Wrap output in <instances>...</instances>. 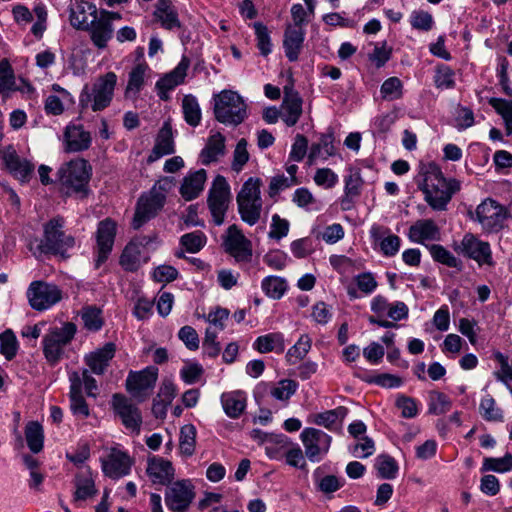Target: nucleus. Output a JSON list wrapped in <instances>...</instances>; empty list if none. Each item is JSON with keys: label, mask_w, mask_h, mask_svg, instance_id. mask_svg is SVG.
Returning a JSON list of instances; mask_svg holds the SVG:
<instances>
[{"label": "nucleus", "mask_w": 512, "mask_h": 512, "mask_svg": "<svg viewBox=\"0 0 512 512\" xmlns=\"http://www.w3.org/2000/svg\"><path fill=\"white\" fill-rule=\"evenodd\" d=\"M363 180L358 170H350L349 175L345 178V194L347 197H357L361 192Z\"/></svg>", "instance_id": "69168bd1"}, {"label": "nucleus", "mask_w": 512, "mask_h": 512, "mask_svg": "<svg viewBox=\"0 0 512 512\" xmlns=\"http://www.w3.org/2000/svg\"><path fill=\"white\" fill-rule=\"evenodd\" d=\"M91 40L95 46L103 49L112 38L113 26L109 18L100 17L90 24Z\"/></svg>", "instance_id": "f704fd0d"}, {"label": "nucleus", "mask_w": 512, "mask_h": 512, "mask_svg": "<svg viewBox=\"0 0 512 512\" xmlns=\"http://www.w3.org/2000/svg\"><path fill=\"white\" fill-rule=\"evenodd\" d=\"M221 404L226 415L236 419L246 408V395L242 391L225 392L221 395Z\"/></svg>", "instance_id": "473e14b6"}, {"label": "nucleus", "mask_w": 512, "mask_h": 512, "mask_svg": "<svg viewBox=\"0 0 512 512\" xmlns=\"http://www.w3.org/2000/svg\"><path fill=\"white\" fill-rule=\"evenodd\" d=\"M512 469V455L507 453L501 458H485L483 470L503 473Z\"/></svg>", "instance_id": "e2e57ef3"}, {"label": "nucleus", "mask_w": 512, "mask_h": 512, "mask_svg": "<svg viewBox=\"0 0 512 512\" xmlns=\"http://www.w3.org/2000/svg\"><path fill=\"white\" fill-rule=\"evenodd\" d=\"M214 115L217 121L237 126L247 117L242 97L231 90H223L214 96Z\"/></svg>", "instance_id": "39448f33"}, {"label": "nucleus", "mask_w": 512, "mask_h": 512, "mask_svg": "<svg viewBox=\"0 0 512 512\" xmlns=\"http://www.w3.org/2000/svg\"><path fill=\"white\" fill-rule=\"evenodd\" d=\"M261 288L268 297L280 299L284 295L287 285L281 277L268 276L262 280Z\"/></svg>", "instance_id": "49530a36"}, {"label": "nucleus", "mask_w": 512, "mask_h": 512, "mask_svg": "<svg viewBox=\"0 0 512 512\" xmlns=\"http://www.w3.org/2000/svg\"><path fill=\"white\" fill-rule=\"evenodd\" d=\"M157 378L158 369L154 366L138 372H130L126 379V389L133 397L143 401L154 388Z\"/></svg>", "instance_id": "ddd939ff"}, {"label": "nucleus", "mask_w": 512, "mask_h": 512, "mask_svg": "<svg viewBox=\"0 0 512 512\" xmlns=\"http://www.w3.org/2000/svg\"><path fill=\"white\" fill-rule=\"evenodd\" d=\"M64 138L66 150L69 152H80L87 150L91 145L90 132L82 125H68L65 129Z\"/></svg>", "instance_id": "393cba45"}, {"label": "nucleus", "mask_w": 512, "mask_h": 512, "mask_svg": "<svg viewBox=\"0 0 512 512\" xmlns=\"http://www.w3.org/2000/svg\"><path fill=\"white\" fill-rule=\"evenodd\" d=\"M207 238L201 231L186 233L181 236L180 243L189 253L199 252L206 244Z\"/></svg>", "instance_id": "3c124183"}, {"label": "nucleus", "mask_w": 512, "mask_h": 512, "mask_svg": "<svg viewBox=\"0 0 512 512\" xmlns=\"http://www.w3.org/2000/svg\"><path fill=\"white\" fill-rule=\"evenodd\" d=\"M261 185L259 178L250 177L243 183L236 197L240 217L250 226L255 225L261 218Z\"/></svg>", "instance_id": "20e7f679"}, {"label": "nucleus", "mask_w": 512, "mask_h": 512, "mask_svg": "<svg viewBox=\"0 0 512 512\" xmlns=\"http://www.w3.org/2000/svg\"><path fill=\"white\" fill-rule=\"evenodd\" d=\"M116 84L117 75L114 72L99 76L91 88L85 86L82 90L79 97L81 108L91 109L93 112L107 108L112 102Z\"/></svg>", "instance_id": "7ed1b4c3"}, {"label": "nucleus", "mask_w": 512, "mask_h": 512, "mask_svg": "<svg viewBox=\"0 0 512 512\" xmlns=\"http://www.w3.org/2000/svg\"><path fill=\"white\" fill-rule=\"evenodd\" d=\"M146 238L132 240L123 250L120 264L126 271H136L140 267L141 247L146 245Z\"/></svg>", "instance_id": "c756f323"}, {"label": "nucleus", "mask_w": 512, "mask_h": 512, "mask_svg": "<svg viewBox=\"0 0 512 512\" xmlns=\"http://www.w3.org/2000/svg\"><path fill=\"white\" fill-rule=\"evenodd\" d=\"M225 142L226 139L220 132H211L200 153L201 163L208 166L224 157L226 154Z\"/></svg>", "instance_id": "5701e85b"}, {"label": "nucleus", "mask_w": 512, "mask_h": 512, "mask_svg": "<svg viewBox=\"0 0 512 512\" xmlns=\"http://www.w3.org/2000/svg\"><path fill=\"white\" fill-rule=\"evenodd\" d=\"M456 251L475 260L479 265H492V252L488 242L481 241L471 233L464 235Z\"/></svg>", "instance_id": "a211bd4d"}, {"label": "nucleus", "mask_w": 512, "mask_h": 512, "mask_svg": "<svg viewBox=\"0 0 512 512\" xmlns=\"http://www.w3.org/2000/svg\"><path fill=\"white\" fill-rule=\"evenodd\" d=\"M154 14L165 29L172 30L180 27L178 14L169 0H158Z\"/></svg>", "instance_id": "e433bc0d"}, {"label": "nucleus", "mask_w": 512, "mask_h": 512, "mask_svg": "<svg viewBox=\"0 0 512 512\" xmlns=\"http://www.w3.org/2000/svg\"><path fill=\"white\" fill-rule=\"evenodd\" d=\"M0 160L3 167L22 183L28 182L34 172V164L21 157L12 145L0 150Z\"/></svg>", "instance_id": "f8f14e48"}, {"label": "nucleus", "mask_w": 512, "mask_h": 512, "mask_svg": "<svg viewBox=\"0 0 512 512\" xmlns=\"http://www.w3.org/2000/svg\"><path fill=\"white\" fill-rule=\"evenodd\" d=\"M479 411L482 417L487 421H498L502 419L501 410L496 407L495 400L490 395H486L481 399Z\"/></svg>", "instance_id": "bf43d9fd"}, {"label": "nucleus", "mask_w": 512, "mask_h": 512, "mask_svg": "<svg viewBox=\"0 0 512 512\" xmlns=\"http://www.w3.org/2000/svg\"><path fill=\"white\" fill-rule=\"evenodd\" d=\"M429 251L435 261L451 268L458 266V259L442 245L433 244L429 247Z\"/></svg>", "instance_id": "13d9d810"}, {"label": "nucleus", "mask_w": 512, "mask_h": 512, "mask_svg": "<svg viewBox=\"0 0 512 512\" xmlns=\"http://www.w3.org/2000/svg\"><path fill=\"white\" fill-rule=\"evenodd\" d=\"M149 66L142 62L136 64L128 75V83L125 89L126 98H135L145 85V80L149 72Z\"/></svg>", "instance_id": "72a5a7b5"}, {"label": "nucleus", "mask_w": 512, "mask_h": 512, "mask_svg": "<svg viewBox=\"0 0 512 512\" xmlns=\"http://www.w3.org/2000/svg\"><path fill=\"white\" fill-rule=\"evenodd\" d=\"M333 133H327L320 136L317 143H313L310 147L308 159L313 163L316 159L327 160L329 157L335 155Z\"/></svg>", "instance_id": "c9c22d12"}, {"label": "nucleus", "mask_w": 512, "mask_h": 512, "mask_svg": "<svg viewBox=\"0 0 512 512\" xmlns=\"http://www.w3.org/2000/svg\"><path fill=\"white\" fill-rule=\"evenodd\" d=\"M206 177L204 169L197 170L184 177L180 187L181 196L187 201L195 199L203 190Z\"/></svg>", "instance_id": "7c9ffc66"}, {"label": "nucleus", "mask_w": 512, "mask_h": 512, "mask_svg": "<svg viewBox=\"0 0 512 512\" xmlns=\"http://www.w3.org/2000/svg\"><path fill=\"white\" fill-rule=\"evenodd\" d=\"M96 6L85 0H75L70 6V23L77 29L86 30L97 19Z\"/></svg>", "instance_id": "4be33fe9"}, {"label": "nucleus", "mask_w": 512, "mask_h": 512, "mask_svg": "<svg viewBox=\"0 0 512 512\" xmlns=\"http://www.w3.org/2000/svg\"><path fill=\"white\" fill-rule=\"evenodd\" d=\"M195 498L194 486L189 480H180L167 487L165 503L173 512H185Z\"/></svg>", "instance_id": "4468645a"}, {"label": "nucleus", "mask_w": 512, "mask_h": 512, "mask_svg": "<svg viewBox=\"0 0 512 512\" xmlns=\"http://www.w3.org/2000/svg\"><path fill=\"white\" fill-rule=\"evenodd\" d=\"M224 250L237 263H249L252 260V242L234 224L228 227L223 242Z\"/></svg>", "instance_id": "9d476101"}, {"label": "nucleus", "mask_w": 512, "mask_h": 512, "mask_svg": "<svg viewBox=\"0 0 512 512\" xmlns=\"http://www.w3.org/2000/svg\"><path fill=\"white\" fill-rule=\"evenodd\" d=\"M76 490L73 496V503L82 506V503L96 494L95 484L91 477L78 476L75 480Z\"/></svg>", "instance_id": "ea45409f"}, {"label": "nucleus", "mask_w": 512, "mask_h": 512, "mask_svg": "<svg viewBox=\"0 0 512 512\" xmlns=\"http://www.w3.org/2000/svg\"><path fill=\"white\" fill-rule=\"evenodd\" d=\"M76 326L72 322H66L60 328L51 329L43 337V353L46 360L55 365L63 356L64 348L71 342L76 333Z\"/></svg>", "instance_id": "0eeeda50"}, {"label": "nucleus", "mask_w": 512, "mask_h": 512, "mask_svg": "<svg viewBox=\"0 0 512 512\" xmlns=\"http://www.w3.org/2000/svg\"><path fill=\"white\" fill-rule=\"evenodd\" d=\"M182 110L185 121L192 127H196L201 122V109L199 103L193 95H185L182 99Z\"/></svg>", "instance_id": "a19ab883"}, {"label": "nucleus", "mask_w": 512, "mask_h": 512, "mask_svg": "<svg viewBox=\"0 0 512 512\" xmlns=\"http://www.w3.org/2000/svg\"><path fill=\"white\" fill-rule=\"evenodd\" d=\"M84 326L91 331H98L102 328L103 320L101 317V310L95 306H88L83 308L81 314Z\"/></svg>", "instance_id": "6e6d98bb"}, {"label": "nucleus", "mask_w": 512, "mask_h": 512, "mask_svg": "<svg viewBox=\"0 0 512 512\" xmlns=\"http://www.w3.org/2000/svg\"><path fill=\"white\" fill-rule=\"evenodd\" d=\"M452 407V402L447 395L439 391H432L429 394L428 412L434 415H442Z\"/></svg>", "instance_id": "de8ad7c7"}, {"label": "nucleus", "mask_w": 512, "mask_h": 512, "mask_svg": "<svg viewBox=\"0 0 512 512\" xmlns=\"http://www.w3.org/2000/svg\"><path fill=\"white\" fill-rule=\"evenodd\" d=\"M305 32L302 27H292L288 25L284 32L283 47L285 55L289 61L293 62L298 59L299 53L303 46Z\"/></svg>", "instance_id": "bb28decb"}, {"label": "nucleus", "mask_w": 512, "mask_h": 512, "mask_svg": "<svg viewBox=\"0 0 512 512\" xmlns=\"http://www.w3.org/2000/svg\"><path fill=\"white\" fill-rule=\"evenodd\" d=\"M298 384L291 379L280 380L272 389L271 395L280 401H287L297 390Z\"/></svg>", "instance_id": "4d7b16f0"}, {"label": "nucleus", "mask_w": 512, "mask_h": 512, "mask_svg": "<svg viewBox=\"0 0 512 512\" xmlns=\"http://www.w3.org/2000/svg\"><path fill=\"white\" fill-rule=\"evenodd\" d=\"M31 307L35 310H46L62 299V291L54 284L42 281L32 282L27 290Z\"/></svg>", "instance_id": "9b49d317"}, {"label": "nucleus", "mask_w": 512, "mask_h": 512, "mask_svg": "<svg viewBox=\"0 0 512 512\" xmlns=\"http://www.w3.org/2000/svg\"><path fill=\"white\" fill-rule=\"evenodd\" d=\"M70 408L74 415L84 419L89 416V407L82 396L80 374L73 372L70 377Z\"/></svg>", "instance_id": "a878e982"}, {"label": "nucleus", "mask_w": 512, "mask_h": 512, "mask_svg": "<svg viewBox=\"0 0 512 512\" xmlns=\"http://www.w3.org/2000/svg\"><path fill=\"white\" fill-rule=\"evenodd\" d=\"M147 474L153 483L166 485L174 476V469L170 461L162 458H152L148 462Z\"/></svg>", "instance_id": "cd10ccee"}, {"label": "nucleus", "mask_w": 512, "mask_h": 512, "mask_svg": "<svg viewBox=\"0 0 512 512\" xmlns=\"http://www.w3.org/2000/svg\"><path fill=\"white\" fill-rule=\"evenodd\" d=\"M25 437L27 445L33 453H39L43 449L44 433L42 426L38 422L31 421L27 423Z\"/></svg>", "instance_id": "79ce46f5"}, {"label": "nucleus", "mask_w": 512, "mask_h": 512, "mask_svg": "<svg viewBox=\"0 0 512 512\" xmlns=\"http://www.w3.org/2000/svg\"><path fill=\"white\" fill-rule=\"evenodd\" d=\"M305 455L311 462H320L329 452L332 437L316 428H305L300 434Z\"/></svg>", "instance_id": "1a4fd4ad"}, {"label": "nucleus", "mask_w": 512, "mask_h": 512, "mask_svg": "<svg viewBox=\"0 0 512 512\" xmlns=\"http://www.w3.org/2000/svg\"><path fill=\"white\" fill-rule=\"evenodd\" d=\"M254 29L257 39V47L261 54L267 56L271 52V40L268 29L260 22L254 23Z\"/></svg>", "instance_id": "338daca9"}, {"label": "nucleus", "mask_w": 512, "mask_h": 512, "mask_svg": "<svg viewBox=\"0 0 512 512\" xmlns=\"http://www.w3.org/2000/svg\"><path fill=\"white\" fill-rule=\"evenodd\" d=\"M190 66V59L183 56L178 65L157 82V87L163 91H169L182 84Z\"/></svg>", "instance_id": "2f4dec72"}, {"label": "nucleus", "mask_w": 512, "mask_h": 512, "mask_svg": "<svg viewBox=\"0 0 512 512\" xmlns=\"http://www.w3.org/2000/svg\"><path fill=\"white\" fill-rule=\"evenodd\" d=\"M114 354L115 345L113 343H107L103 348L87 355L85 357V363L93 373L100 375L105 372Z\"/></svg>", "instance_id": "c85d7f7f"}, {"label": "nucleus", "mask_w": 512, "mask_h": 512, "mask_svg": "<svg viewBox=\"0 0 512 512\" xmlns=\"http://www.w3.org/2000/svg\"><path fill=\"white\" fill-rule=\"evenodd\" d=\"M231 198L230 186L224 176L217 175L209 191L208 206L214 223L221 225Z\"/></svg>", "instance_id": "6e6552de"}, {"label": "nucleus", "mask_w": 512, "mask_h": 512, "mask_svg": "<svg viewBox=\"0 0 512 512\" xmlns=\"http://www.w3.org/2000/svg\"><path fill=\"white\" fill-rule=\"evenodd\" d=\"M348 409L343 406H339L332 410H327L321 413L312 415V423L323 426L329 430H334L338 423L346 417Z\"/></svg>", "instance_id": "4c0bfd02"}, {"label": "nucleus", "mask_w": 512, "mask_h": 512, "mask_svg": "<svg viewBox=\"0 0 512 512\" xmlns=\"http://www.w3.org/2000/svg\"><path fill=\"white\" fill-rule=\"evenodd\" d=\"M253 347L260 353L271 351L283 352L285 349L283 335L281 333H270L259 336L255 340Z\"/></svg>", "instance_id": "58836bf2"}, {"label": "nucleus", "mask_w": 512, "mask_h": 512, "mask_svg": "<svg viewBox=\"0 0 512 512\" xmlns=\"http://www.w3.org/2000/svg\"><path fill=\"white\" fill-rule=\"evenodd\" d=\"M63 219L53 218L44 225V234L41 240L30 243L29 249L37 258L44 254H54L66 257V251L72 248L75 240L63 231Z\"/></svg>", "instance_id": "f03ea898"}, {"label": "nucleus", "mask_w": 512, "mask_h": 512, "mask_svg": "<svg viewBox=\"0 0 512 512\" xmlns=\"http://www.w3.org/2000/svg\"><path fill=\"white\" fill-rule=\"evenodd\" d=\"M489 104L503 117L507 135L512 134V101L491 98Z\"/></svg>", "instance_id": "603ef678"}, {"label": "nucleus", "mask_w": 512, "mask_h": 512, "mask_svg": "<svg viewBox=\"0 0 512 512\" xmlns=\"http://www.w3.org/2000/svg\"><path fill=\"white\" fill-rule=\"evenodd\" d=\"M14 86V71L8 60L3 59L0 61V93L9 92L14 89Z\"/></svg>", "instance_id": "052dcab7"}, {"label": "nucleus", "mask_w": 512, "mask_h": 512, "mask_svg": "<svg viewBox=\"0 0 512 512\" xmlns=\"http://www.w3.org/2000/svg\"><path fill=\"white\" fill-rule=\"evenodd\" d=\"M196 445V428L192 424L184 425L180 430L179 449L185 456L193 455Z\"/></svg>", "instance_id": "c03bdc74"}, {"label": "nucleus", "mask_w": 512, "mask_h": 512, "mask_svg": "<svg viewBox=\"0 0 512 512\" xmlns=\"http://www.w3.org/2000/svg\"><path fill=\"white\" fill-rule=\"evenodd\" d=\"M403 85L398 77H390L381 85V95L385 100H397L402 97Z\"/></svg>", "instance_id": "5fc2aeb1"}, {"label": "nucleus", "mask_w": 512, "mask_h": 512, "mask_svg": "<svg viewBox=\"0 0 512 512\" xmlns=\"http://www.w3.org/2000/svg\"><path fill=\"white\" fill-rule=\"evenodd\" d=\"M311 345V337L308 334L301 335L298 341L288 350L286 354L287 361L295 364L297 361L302 360L311 349Z\"/></svg>", "instance_id": "a18cd8bd"}, {"label": "nucleus", "mask_w": 512, "mask_h": 512, "mask_svg": "<svg viewBox=\"0 0 512 512\" xmlns=\"http://www.w3.org/2000/svg\"><path fill=\"white\" fill-rule=\"evenodd\" d=\"M90 176L91 166L84 159L71 160L58 170L59 181L67 189V194L75 192L86 195Z\"/></svg>", "instance_id": "423d86ee"}, {"label": "nucleus", "mask_w": 512, "mask_h": 512, "mask_svg": "<svg viewBox=\"0 0 512 512\" xmlns=\"http://www.w3.org/2000/svg\"><path fill=\"white\" fill-rule=\"evenodd\" d=\"M408 236L412 242L421 244L426 241H438L440 229L432 219L418 220L410 226Z\"/></svg>", "instance_id": "b1692460"}, {"label": "nucleus", "mask_w": 512, "mask_h": 512, "mask_svg": "<svg viewBox=\"0 0 512 512\" xmlns=\"http://www.w3.org/2000/svg\"><path fill=\"white\" fill-rule=\"evenodd\" d=\"M249 153L247 150V141L242 138L236 144L235 150L233 152V161H232V170L235 172H240L245 164L249 161Z\"/></svg>", "instance_id": "680f3d73"}, {"label": "nucleus", "mask_w": 512, "mask_h": 512, "mask_svg": "<svg viewBox=\"0 0 512 512\" xmlns=\"http://www.w3.org/2000/svg\"><path fill=\"white\" fill-rule=\"evenodd\" d=\"M132 459L127 452L112 448L107 458L102 460V469L106 476L118 479L130 473Z\"/></svg>", "instance_id": "6ab92c4d"}, {"label": "nucleus", "mask_w": 512, "mask_h": 512, "mask_svg": "<svg viewBox=\"0 0 512 512\" xmlns=\"http://www.w3.org/2000/svg\"><path fill=\"white\" fill-rule=\"evenodd\" d=\"M303 100L292 87H284V98L281 104V119L289 126H294L303 113Z\"/></svg>", "instance_id": "412c9836"}, {"label": "nucleus", "mask_w": 512, "mask_h": 512, "mask_svg": "<svg viewBox=\"0 0 512 512\" xmlns=\"http://www.w3.org/2000/svg\"><path fill=\"white\" fill-rule=\"evenodd\" d=\"M424 200L435 211H445L453 195L460 190V182L454 178H445L435 163L422 165L417 180Z\"/></svg>", "instance_id": "f257e3e1"}, {"label": "nucleus", "mask_w": 512, "mask_h": 512, "mask_svg": "<svg viewBox=\"0 0 512 512\" xmlns=\"http://www.w3.org/2000/svg\"><path fill=\"white\" fill-rule=\"evenodd\" d=\"M476 218L487 231H498L503 227L506 211L503 206L488 198L476 208Z\"/></svg>", "instance_id": "f3484780"}, {"label": "nucleus", "mask_w": 512, "mask_h": 512, "mask_svg": "<svg viewBox=\"0 0 512 512\" xmlns=\"http://www.w3.org/2000/svg\"><path fill=\"white\" fill-rule=\"evenodd\" d=\"M357 288L365 295L372 294L378 287L374 275L371 272H363L354 277Z\"/></svg>", "instance_id": "774afa93"}, {"label": "nucleus", "mask_w": 512, "mask_h": 512, "mask_svg": "<svg viewBox=\"0 0 512 512\" xmlns=\"http://www.w3.org/2000/svg\"><path fill=\"white\" fill-rule=\"evenodd\" d=\"M17 351V338L12 330L7 329L0 334V353L10 361L16 356Z\"/></svg>", "instance_id": "8fccbe9b"}, {"label": "nucleus", "mask_w": 512, "mask_h": 512, "mask_svg": "<svg viewBox=\"0 0 512 512\" xmlns=\"http://www.w3.org/2000/svg\"><path fill=\"white\" fill-rule=\"evenodd\" d=\"M154 146L164 155H169L174 152L172 129L169 124H164L160 129Z\"/></svg>", "instance_id": "864d4df0"}, {"label": "nucleus", "mask_w": 512, "mask_h": 512, "mask_svg": "<svg viewBox=\"0 0 512 512\" xmlns=\"http://www.w3.org/2000/svg\"><path fill=\"white\" fill-rule=\"evenodd\" d=\"M290 445V440L287 436L281 435H270L269 442L265 447L266 455L270 459L279 460L285 457V451Z\"/></svg>", "instance_id": "37998d69"}, {"label": "nucleus", "mask_w": 512, "mask_h": 512, "mask_svg": "<svg viewBox=\"0 0 512 512\" xmlns=\"http://www.w3.org/2000/svg\"><path fill=\"white\" fill-rule=\"evenodd\" d=\"M164 204L165 197L162 194H157L156 189H150L148 193L143 194L137 202L132 221L133 228L139 229L144 223L154 218Z\"/></svg>", "instance_id": "2eb2a0df"}, {"label": "nucleus", "mask_w": 512, "mask_h": 512, "mask_svg": "<svg viewBox=\"0 0 512 512\" xmlns=\"http://www.w3.org/2000/svg\"><path fill=\"white\" fill-rule=\"evenodd\" d=\"M395 405L401 410L403 418H414L418 415V405L414 398L405 395H399Z\"/></svg>", "instance_id": "0e129e2a"}, {"label": "nucleus", "mask_w": 512, "mask_h": 512, "mask_svg": "<svg viewBox=\"0 0 512 512\" xmlns=\"http://www.w3.org/2000/svg\"><path fill=\"white\" fill-rule=\"evenodd\" d=\"M112 405L125 428L133 433L139 434L142 425V416L138 407L122 394L113 395Z\"/></svg>", "instance_id": "dca6fc26"}, {"label": "nucleus", "mask_w": 512, "mask_h": 512, "mask_svg": "<svg viewBox=\"0 0 512 512\" xmlns=\"http://www.w3.org/2000/svg\"><path fill=\"white\" fill-rule=\"evenodd\" d=\"M375 468L379 477L383 479H394L398 472L396 461L389 455H379L375 461Z\"/></svg>", "instance_id": "09e8293b"}, {"label": "nucleus", "mask_w": 512, "mask_h": 512, "mask_svg": "<svg viewBox=\"0 0 512 512\" xmlns=\"http://www.w3.org/2000/svg\"><path fill=\"white\" fill-rule=\"evenodd\" d=\"M116 234V224L111 219H105L98 225L96 232L97 240V259L96 268H99L104 263L114 244V238Z\"/></svg>", "instance_id": "aec40b11"}]
</instances>
